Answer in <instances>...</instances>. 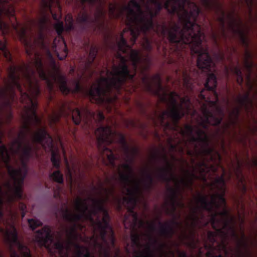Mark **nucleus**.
I'll return each mask as SVG.
<instances>
[{"mask_svg":"<svg viewBox=\"0 0 257 257\" xmlns=\"http://www.w3.org/2000/svg\"><path fill=\"white\" fill-rule=\"evenodd\" d=\"M3 55H4V56L7 58H8L9 55H10V54H9V52H7V51H6L5 50H3Z\"/></svg>","mask_w":257,"mask_h":257,"instance_id":"obj_40","label":"nucleus"},{"mask_svg":"<svg viewBox=\"0 0 257 257\" xmlns=\"http://www.w3.org/2000/svg\"><path fill=\"white\" fill-rule=\"evenodd\" d=\"M183 80L184 84L186 85L187 87H188V83L189 82V79L188 77H186L184 75H183Z\"/></svg>","mask_w":257,"mask_h":257,"instance_id":"obj_39","label":"nucleus"},{"mask_svg":"<svg viewBox=\"0 0 257 257\" xmlns=\"http://www.w3.org/2000/svg\"><path fill=\"white\" fill-rule=\"evenodd\" d=\"M26 51H27V53H28L29 52H28V49H27V50H26Z\"/></svg>","mask_w":257,"mask_h":257,"instance_id":"obj_55","label":"nucleus"},{"mask_svg":"<svg viewBox=\"0 0 257 257\" xmlns=\"http://www.w3.org/2000/svg\"><path fill=\"white\" fill-rule=\"evenodd\" d=\"M128 152L134 155L137 153V150L135 148H131L127 150V153Z\"/></svg>","mask_w":257,"mask_h":257,"instance_id":"obj_37","label":"nucleus"},{"mask_svg":"<svg viewBox=\"0 0 257 257\" xmlns=\"http://www.w3.org/2000/svg\"><path fill=\"white\" fill-rule=\"evenodd\" d=\"M163 0H131L121 12L125 14L126 24L130 26L131 41L134 44L139 35V30L144 32L152 26V18L161 8ZM165 8L170 13H176L183 25L181 30L176 24L170 25L168 30V38L172 43L190 44L191 51L198 54L197 66L199 69L207 68L211 60L206 49L201 45L200 27L193 23L199 10L194 3L187 0H167Z\"/></svg>","mask_w":257,"mask_h":257,"instance_id":"obj_1","label":"nucleus"},{"mask_svg":"<svg viewBox=\"0 0 257 257\" xmlns=\"http://www.w3.org/2000/svg\"><path fill=\"white\" fill-rule=\"evenodd\" d=\"M116 7L113 4H110L109 6V15L111 17H117L119 15L115 13Z\"/></svg>","mask_w":257,"mask_h":257,"instance_id":"obj_29","label":"nucleus"},{"mask_svg":"<svg viewBox=\"0 0 257 257\" xmlns=\"http://www.w3.org/2000/svg\"><path fill=\"white\" fill-rule=\"evenodd\" d=\"M102 155L103 159L107 158L109 161V163L113 164L114 158L111 150L107 148H105L102 150Z\"/></svg>","mask_w":257,"mask_h":257,"instance_id":"obj_20","label":"nucleus"},{"mask_svg":"<svg viewBox=\"0 0 257 257\" xmlns=\"http://www.w3.org/2000/svg\"><path fill=\"white\" fill-rule=\"evenodd\" d=\"M9 158V155L6 147L4 146H1L0 147V160L7 164Z\"/></svg>","mask_w":257,"mask_h":257,"instance_id":"obj_18","label":"nucleus"},{"mask_svg":"<svg viewBox=\"0 0 257 257\" xmlns=\"http://www.w3.org/2000/svg\"><path fill=\"white\" fill-rule=\"evenodd\" d=\"M219 13L221 16L219 17V21L222 24L225 22L227 23L229 30L239 37L243 44L246 45L247 43L246 35L248 33V28L246 26L241 24L240 19L237 15L234 12H231L225 16L222 11H220Z\"/></svg>","mask_w":257,"mask_h":257,"instance_id":"obj_8","label":"nucleus"},{"mask_svg":"<svg viewBox=\"0 0 257 257\" xmlns=\"http://www.w3.org/2000/svg\"><path fill=\"white\" fill-rule=\"evenodd\" d=\"M121 64L114 66L107 77H101L94 83L89 90L90 100L92 102L101 103L105 100L111 102L113 100L107 96L112 87L118 88L127 76L132 78L134 75H130L127 67L124 64V59L121 58Z\"/></svg>","mask_w":257,"mask_h":257,"instance_id":"obj_4","label":"nucleus"},{"mask_svg":"<svg viewBox=\"0 0 257 257\" xmlns=\"http://www.w3.org/2000/svg\"><path fill=\"white\" fill-rule=\"evenodd\" d=\"M180 257H185V253L183 252H181L179 255Z\"/></svg>","mask_w":257,"mask_h":257,"instance_id":"obj_49","label":"nucleus"},{"mask_svg":"<svg viewBox=\"0 0 257 257\" xmlns=\"http://www.w3.org/2000/svg\"><path fill=\"white\" fill-rule=\"evenodd\" d=\"M65 22L66 25V30L67 31L70 30L72 27L73 19L71 15H67L65 18Z\"/></svg>","mask_w":257,"mask_h":257,"instance_id":"obj_26","label":"nucleus"},{"mask_svg":"<svg viewBox=\"0 0 257 257\" xmlns=\"http://www.w3.org/2000/svg\"><path fill=\"white\" fill-rule=\"evenodd\" d=\"M33 141L34 142L41 143L45 149L51 151V161L55 167H59L60 161L58 154L52 150V139L45 130L43 128L37 131L33 136Z\"/></svg>","mask_w":257,"mask_h":257,"instance_id":"obj_10","label":"nucleus"},{"mask_svg":"<svg viewBox=\"0 0 257 257\" xmlns=\"http://www.w3.org/2000/svg\"><path fill=\"white\" fill-rule=\"evenodd\" d=\"M158 95L160 99L166 101L168 105L167 109L158 117L160 124L164 127V131H167L174 128L176 121L189 112L192 106L188 97L180 99L174 92L159 90Z\"/></svg>","mask_w":257,"mask_h":257,"instance_id":"obj_5","label":"nucleus"},{"mask_svg":"<svg viewBox=\"0 0 257 257\" xmlns=\"http://www.w3.org/2000/svg\"><path fill=\"white\" fill-rule=\"evenodd\" d=\"M51 177L53 179L59 183H62L63 182V175L59 171L54 172L52 175Z\"/></svg>","mask_w":257,"mask_h":257,"instance_id":"obj_22","label":"nucleus"},{"mask_svg":"<svg viewBox=\"0 0 257 257\" xmlns=\"http://www.w3.org/2000/svg\"><path fill=\"white\" fill-rule=\"evenodd\" d=\"M95 134L98 141L99 149H101V145L103 143L108 145L112 141V134L109 127H100L95 131Z\"/></svg>","mask_w":257,"mask_h":257,"instance_id":"obj_13","label":"nucleus"},{"mask_svg":"<svg viewBox=\"0 0 257 257\" xmlns=\"http://www.w3.org/2000/svg\"><path fill=\"white\" fill-rule=\"evenodd\" d=\"M53 49L60 60L65 59L67 56V49L64 40L61 37L54 39Z\"/></svg>","mask_w":257,"mask_h":257,"instance_id":"obj_15","label":"nucleus"},{"mask_svg":"<svg viewBox=\"0 0 257 257\" xmlns=\"http://www.w3.org/2000/svg\"><path fill=\"white\" fill-rule=\"evenodd\" d=\"M245 1H246L247 6L249 8V9H250V6L251 5L252 0H245ZM249 13H250V10H249Z\"/></svg>","mask_w":257,"mask_h":257,"instance_id":"obj_41","label":"nucleus"},{"mask_svg":"<svg viewBox=\"0 0 257 257\" xmlns=\"http://www.w3.org/2000/svg\"><path fill=\"white\" fill-rule=\"evenodd\" d=\"M130 57L133 62L134 68L135 70L137 68V64L138 63L140 60V54L137 51L132 50L131 52Z\"/></svg>","mask_w":257,"mask_h":257,"instance_id":"obj_19","label":"nucleus"},{"mask_svg":"<svg viewBox=\"0 0 257 257\" xmlns=\"http://www.w3.org/2000/svg\"><path fill=\"white\" fill-rule=\"evenodd\" d=\"M72 119L76 124H79L81 120L80 112L78 109L73 110L72 112Z\"/></svg>","mask_w":257,"mask_h":257,"instance_id":"obj_21","label":"nucleus"},{"mask_svg":"<svg viewBox=\"0 0 257 257\" xmlns=\"http://www.w3.org/2000/svg\"><path fill=\"white\" fill-rule=\"evenodd\" d=\"M57 9H58L59 11H61V8L59 6H58Z\"/></svg>","mask_w":257,"mask_h":257,"instance_id":"obj_53","label":"nucleus"},{"mask_svg":"<svg viewBox=\"0 0 257 257\" xmlns=\"http://www.w3.org/2000/svg\"><path fill=\"white\" fill-rule=\"evenodd\" d=\"M2 206L0 205V232L4 234V239L10 246L11 257H30V250L17 241L14 227L1 219L3 216Z\"/></svg>","mask_w":257,"mask_h":257,"instance_id":"obj_6","label":"nucleus"},{"mask_svg":"<svg viewBox=\"0 0 257 257\" xmlns=\"http://www.w3.org/2000/svg\"><path fill=\"white\" fill-rule=\"evenodd\" d=\"M85 113L87 116H88V115H90L91 116H92L93 115V113H91L90 111L87 109L85 110Z\"/></svg>","mask_w":257,"mask_h":257,"instance_id":"obj_44","label":"nucleus"},{"mask_svg":"<svg viewBox=\"0 0 257 257\" xmlns=\"http://www.w3.org/2000/svg\"><path fill=\"white\" fill-rule=\"evenodd\" d=\"M233 72L237 76V82L239 84H241L242 82L243 79L241 75V72L240 70L237 68H234L233 69Z\"/></svg>","mask_w":257,"mask_h":257,"instance_id":"obj_28","label":"nucleus"},{"mask_svg":"<svg viewBox=\"0 0 257 257\" xmlns=\"http://www.w3.org/2000/svg\"><path fill=\"white\" fill-rule=\"evenodd\" d=\"M88 16L87 14L84 12H80L77 17V21L80 23H83L87 21Z\"/></svg>","mask_w":257,"mask_h":257,"instance_id":"obj_27","label":"nucleus"},{"mask_svg":"<svg viewBox=\"0 0 257 257\" xmlns=\"http://www.w3.org/2000/svg\"><path fill=\"white\" fill-rule=\"evenodd\" d=\"M244 65L246 67L248 74L246 75V85L248 88V91L244 95L243 97H239L238 98V103L241 106H244L248 107L251 104V101L249 98L252 94L257 93V90L254 86L255 79L251 78V73L250 68L252 66L250 61V55L248 53H245Z\"/></svg>","mask_w":257,"mask_h":257,"instance_id":"obj_9","label":"nucleus"},{"mask_svg":"<svg viewBox=\"0 0 257 257\" xmlns=\"http://www.w3.org/2000/svg\"><path fill=\"white\" fill-rule=\"evenodd\" d=\"M59 119V116L57 114H54L50 117V123H54Z\"/></svg>","mask_w":257,"mask_h":257,"instance_id":"obj_35","label":"nucleus"},{"mask_svg":"<svg viewBox=\"0 0 257 257\" xmlns=\"http://www.w3.org/2000/svg\"><path fill=\"white\" fill-rule=\"evenodd\" d=\"M55 28L58 34L60 35L63 31V25L62 23H58L55 25Z\"/></svg>","mask_w":257,"mask_h":257,"instance_id":"obj_31","label":"nucleus"},{"mask_svg":"<svg viewBox=\"0 0 257 257\" xmlns=\"http://www.w3.org/2000/svg\"><path fill=\"white\" fill-rule=\"evenodd\" d=\"M112 194V190L110 188L102 190L99 198L95 200H82L77 198L74 202L75 210L72 207L65 205L61 211L62 217L68 221H75L83 217L90 219L94 228V235L91 241L95 250L105 257L108 256L107 248L102 247L105 243V231L107 229L111 232L112 230L108 226V215L102 205Z\"/></svg>","mask_w":257,"mask_h":257,"instance_id":"obj_2","label":"nucleus"},{"mask_svg":"<svg viewBox=\"0 0 257 257\" xmlns=\"http://www.w3.org/2000/svg\"><path fill=\"white\" fill-rule=\"evenodd\" d=\"M12 118V115L11 114H9V115L7 117V120L5 121L6 122H8Z\"/></svg>","mask_w":257,"mask_h":257,"instance_id":"obj_46","label":"nucleus"},{"mask_svg":"<svg viewBox=\"0 0 257 257\" xmlns=\"http://www.w3.org/2000/svg\"><path fill=\"white\" fill-rule=\"evenodd\" d=\"M52 0H42V3L44 7H49L50 6L51 2ZM94 0H82V3L88 2L92 3Z\"/></svg>","mask_w":257,"mask_h":257,"instance_id":"obj_30","label":"nucleus"},{"mask_svg":"<svg viewBox=\"0 0 257 257\" xmlns=\"http://www.w3.org/2000/svg\"><path fill=\"white\" fill-rule=\"evenodd\" d=\"M3 93V90H0V94H1V95H2Z\"/></svg>","mask_w":257,"mask_h":257,"instance_id":"obj_54","label":"nucleus"},{"mask_svg":"<svg viewBox=\"0 0 257 257\" xmlns=\"http://www.w3.org/2000/svg\"><path fill=\"white\" fill-rule=\"evenodd\" d=\"M28 222L30 227L32 230H34L38 227L42 225V223L40 221L34 219H29Z\"/></svg>","mask_w":257,"mask_h":257,"instance_id":"obj_23","label":"nucleus"},{"mask_svg":"<svg viewBox=\"0 0 257 257\" xmlns=\"http://www.w3.org/2000/svg\"><path fill=\"white\" fill-rule=\"evenodd\" d=\"M79 85H78V84L77 83V84H76V90H75V91H78V90H79Z\"/></svg>","mask_w":257,"mask_h":257,"instance_id":"obj_51","label":"nucleus"},{"mask_svg":"<svg viewBox=\"0 0 257 257\" xmlns=\"http://www.w3.org/2000/svg\"><path fill=\"white\" fill-rule=\"evenodd\" d=\"M31 150V148L29 147V146H24L23 147L22 149V153L23 154L24 157V156H27Z\"/></svg>","mask_w":257,"mask_h":257,"instance_id":"obj_34","label":"nucleus"},{"mask_svg":"<svg viewBox=\"0 0 257 257\" xmlns=\"http://www.w3.org/2000/svg\"><path fill=\"white\" fill-rule=\"evenodd\" d=\"M21 147H22V145L19 141H17L12 143L10 149L13 152H17L20 150Z\"/></svg>","mask_w":257,"mask_h":257,"instance_id":"obj_25","label":"nucleus"},{"mask_svg":"<svg viewBox=\"0 0 257 257\" xmlns=\"http://www.w3.org/2000/svg\"><path fill=\"white\" fill-rule=\"evenodd\" d=\"M128 31V30H126V29H123L121 34L120 40L118 43V50L119 51H121L122 53H125L129 49L128 46L126 45L125 40L123 37V33Z\"/></svg>","mask_w":257,"mask_h":257,"instance_id":"obj_17","label":"nucleus"},{"mask_svg":"<svg viewBox=\"0 0 257 257\" xmlns=\"http://www.w3.org/2000/svg\"><path fill=\"white\" fill-rule=\"evenodd\" d=\"M202 113L204 118H199L198 120V123L200 126L205 128L207 126V124L209 123L211 125H216L220 121L221 112L217 110L218 116H213L209 112L206 110V105L203 104L201 107Z\"/></svg>","mask_w":257,"mask_h":257,"instance_id":"obj_12","label":"nucleus"},{"mask_svg":"<svg viewBox=\"0 0 257 257\" xmlns=\"http://www.w3.org/2000/svg\"><path fill=\"white\" fill-rule=\"evenodd\" d=\"M252 165L254 166H255L257 165V158H253L252 159Z\"/></svg>","mask_w":257,"mask_h":257,"instance_id":"obj_42","label":"nucleus"},{"mask_svg":"<svg viewBox=\"0 0 257 257\" xmlns=\"http://www.w3.org/2000/svg\"><path fill=\"white\" fill-rule=\"evenodd\" d=\"M50 232L51 230L48 227H44L41 230L37 232L35 241L38 242L39 245H44L48 247L52 239Z\"/></svg>","mask_w":257,"mask_h":257,"instance_id":"obj_14","label":"nucleus"},{"mask_svg":"<svg viewBox=\"0 0 257 257\" xmlns=\"http://www.w3.org/2000/svg\"><path fill=\"white\" fill-rule=\"evenodd\" d=\"M46 21V18H44L41 20V23H44Z\"/></svg>","mask_w":257,"mask_h":257,"instance_id":"obj_50","label":"nucleus"},{"mask_svg":"<svg viewBox=\"0 0 257 257\" xmlns=\"http://www.w3.org/2000/svg\"><path fill=\"white\" fill-rule=\"evenodd\" d=\"M155 79H156L157 80V81H158V82H159V81H160V79H159V76H156V77H155Z\"/></svg>","mask_w":257,"mask_h":257,"instance_id":"obj_52","label":"nucleus"},{"mask_svg":"<svg viewBox=\"0 0 257 257\" xmlns=\"http://www.w3.org/2000/svg\"><path fill=\"white\" fill-rule=\"evenodd\" d=\"M97 115L98 117V119L99 120H102V119H104V118L103 114L101 112H99Z\"/></svg>","mask_w":257,"mask_h":257,"instance_id":"obj_43","label":"nucleus"},{"mask_svg":"<svg viewBox=\"0 0 257 257\" xmlns=\"http://www.w3.org/2000/svg\"><path fill=\"white\" fill-rule=\"evenodd\" d=\"M5 44L3 43H0V49L2 50V51H3V50H5Z\"/></svg>","mask_w":257,"mask_h":257,"instance_id":"obj_45","label":"nucleus"},{"mask_svg":"<svg viewBox=\"0 0 257 257\" xmlns=\"http://www.w3.org/2000/svg\"><path fill=\"white\" fill-rule=\"evenodd\" d=\"M45 36L42 33H40L37 37L36 42L37 43L40 45H43V42L45 39Z\"/></svg>","mask_w":257,"mask_h":257,"instance_id":"obj_32","label":"nucleus"},{"mask_svg":"<svg viewBox=\"0 0 257 257\" xmlns=\"http://www.w3.org/2000/svg\"><path fill=\"white\" fill-rule=\"evenodd\" d=\"M236 176H237V177L238 178V179L239 180V181L241 182L242 181L241 176H240V178L239 174L238 173H236Z\"/></svg>","mask_w":257,"mask_h":257,"instance_id":"obj_47","label":"nucleus"},{"mask_svg":"<svg viewBox=\"0 0 257 257\" xmlns=\"http://www.w3.org/2000/svg\"><path fill=\"white\" fill-rule=\"evenodd\" d=\"M216 77L213 74H210L208 76L205 87L206 90H202L200 92L199 97L201 99L206 102L214 104L217 100V94L213 91L216 87Z\"/></svg>","mask_w":257,"mask_h":257,"instance_id":"obj_11","label":"nucleus"},{"mask_svg":"<svg viewBox=\"0 0 257 257\" xmlns=\"http://www.w3.org/2000/svg\"><path fill=\"white\" fill-rule=\"evenodd\" d=\"M203 4L207 7H210L213 0H202Z\"/></svg>","mask_w":257,"mask_h":257,"instance_id":"obj_36","label":"nucleus"},{"mask_svg":"<svg viewBox=\"0 0 257 257\" xmlns=\"http://www.w3.org/2000/svg\"><path fill=\"white\" fill-rule=\"evenodd\" d=\"M97 50L95 48H92L90 49L89 56V60L93 61L96 55Z\"/></svg>","mask_w":257,"mask_h":257,"instance_id":"obj_33","label":"nucleus"},{"mask_svg":"<svg viewBox=\"0 0 257 257\" xmlns=\"http://www.w3.org/2000/svg\"><path fill=\"white\" fill-rule=\"evenodd\" d=\"M51 13L52 14V16H53L54 19L57 20L58 18L57 17L56 15L55 14H53L52 12H51Z\"/></svg>","mask_w":257,"mask_h":257,"instance_id":"obj_48","label":"nucleus"},{"mask_svg":"<svg viewBox=\"0 0 257 257\" xmlns=\"http://www.w3.org/2000/svg\"><path fill=\"white\" fill-rule=\"evenodd\" d=\"M7 2L8 0H0V16L4 14L9 16H13L14 9L12 5L4 4ZM0 28L3 32H7L8 26L5 23H1Z\"/></svg>","mask_w":257,"mask_h":257,"instance_id":"obj_16","label":"nucleus"},{"mask_svg":"<svg viewBox=\"0 0 257 257\" xmlns=\"http://www.w3.org/2000/svg\"><path fill=\"white\" fill-rule=\"evenodd\" d=\"M9 77L11 83L16 86L21 92V101L24 104V110L22 114L23 128L20 133L22 135L33 121L38 122L35 114L37 105V97L40 94L39 85L34 73L29 67H11Z\"/></svg>","mask_w":257,"mask_h":257,"instance_id":"obj_3","label":"nucleus"},{"mask_svg":"<svg viewBox=\"0 0 257 257\" xmlns=\"http://www.w3.org/2000/svg\"><path fill=\"white\" fill-rule=\"evenodd\" d=\"M50 65L52 68L53 72L52 74H49L46 75L42 68L41 58L39 56H35V65L39 73V77L46 80L49 88L51 90L55 84H59V88L63 94H67L69 89L66 86L65 78L62 76L59 70V66L56 65L54 61L52 59L50 61Z\"/></svg>","mask_w":257,"mask_h":257,"instance_id":"obj_7","label":"nucleus"},{"mask_svg":"<svg viewBox=\"0 0 257 257\" xmlns=\"http://www.w3.org/2000/svg\"><path fill=\"white\" fill-rule=\"evenodd\" d=\"M143 46L146 49H149L150 48V44L147 41H146L145 43L143 44Z\"/></svg>","mask_w":257,"mask_h":257,"instance_id":"obj_38","label":"nucleus"},{"mask_svg":"<svg viewBox=\"0 0 257 257\" xmlns=\"http://www.w3.org/2000/svg\"><path fill=\"white\" fill-rule=\"evenodd\" d=\"M238 112V108H235L231 111V112L229 113V119L230 123H233L235 122L237 118Z\"/></svg>","mask_w":257,"mask_h":257,"instance_id":"obj_24","label":"nucleus"}]
</instances>
